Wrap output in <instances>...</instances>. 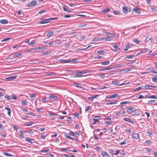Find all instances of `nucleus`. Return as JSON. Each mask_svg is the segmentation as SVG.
Wrapping results in <instances>:
<instances>
[{"mask_svg": "<svg viewBox=\"0 0 157 157\" xmlns=\"http://www.w3.org/2000/svg\"><path fill=\"white\" fill-rule=\"evenodd\" d=\"M150 85H146L145 86V88L146 89H149V87H150Z\"/></svg>", "mask_w": 157, "mask_h": 157, "instance_id": "56", "label": "nucleus"}, {"mask_svg": "<svg viewBox=\"0 0 157 157\" xmlns=\"http://www.w3.org/2000/svg\"><path fill=\"white\" fill-rule=\"evenodd\" d=\"M123 120L124 121H127L128 122L132 124H134V122L132 121L131 119L127 118H124Z\"/></svg>", "mask_w": 157, "mask_h": 157, "instance_id": "13", "label": "nucleus"}, {"mask_svg": "<svg viewBox=\"0 0 157 157\" xmlns=\"http://www.w3.org/2000/svg\"><path fill=\"white\" fill-rule=\"evenodd\" d=\"M147 5H150L151 4V1L150 0H146Z\"/></svg>", "mask_w": 157, "mask_h": 157, "instance_id": "57", "label": "nucleus"}, {"mask_svg": "<svg viewBox=\"0 0 157 157\" xmlns=\"http://www.w3.org/2000/svg\"><path fill=\"white\" fill-rule=\"evenodd\" d=\"M101 155L103 157H109L110 156L107 152L105 151H102L101 153Z\"/></svg>", "mask_w": 157, "mask_h": 157, "instance_id": "11", "label": "nucleus"}, {"mask_svg": "<svg viewBox=\"0 0 157 157\" xmlns=\"http://www.w3.org/2000/svg\"><path fill=\"white\" fill-rule=\"evenodd\" d=\"M70 62H72L74 63H75L77 62V59H72L71 60H70Z\"/></svg>", "mask_w": 157, "mask_h": 157, "instance_id": "46", "label": "nucleus"}, {"mask_svg": "<svg viewBox=\"0 0 157 157\" xmlns=\"http://www.w3.org/2000/svg\"><path fill=\"white\" fill-rule=\"evenodd\" d=\"M133 41L136 44H138L140 43V41L137 40L136 39H134V40H133Z\"/></svg>", "mask_w": 157, "mask_h": 157, "instance_id": "45", "label": "nucleus"}, {"mask_svg": "<svg viewBox=\"0 0 157 157\" xmlns=\"http://www.w3.org/2000/svg\"><path fill=\"white\" fill-rule=\"evenodd\" d=\"M36 96V95L35 94H30V98H35Z\"/></svg>", "mask_w": 157, "mask_h": 157, "instance_id": "59", "label": "nucleus"}, {"mask_svg": "<svg viewBox=\"0 0 157 157\" xmlns=\"http://www.w3.org/2000/svg\"><path fill=\"white\" fill-rule=\"evenodd\" d=\"M5 98H7L8 100V101H10V99H12V98H11L10 96H8L7 95H6L5 96Z\"/></svg>", "mask_w": 157, "mask_h": 157, "instance_id": "43", "label": "nucleus"}, {"mask_svg": "<svg viewBox=\"0 0 157 157\" xmlns=\"http://www.w3.org/2000/svg\"><path fill=\"white\" fill-rule=\"evenodd\" d=\"M16 78L17 76L13 75L8 78H6V79L7 81H10L16 79Z\"/></svg>", "mask_w": 157, "mask_h": 157, "instance_id": "12", "label": "nucleus"}, {"mask_svg": "<svg viewBox=\"0 0 157 157\" xmlns=\"http://www.w3.org/2000/svg\"><path fill=\"white\" fill-rule=\"evenodd\" d=\"M75 72H76V75L75 76H74V77H82V76H84V75H80L78 74H84L85 73H87L86 71H76Z\"/></svg>", "mask_w": 157, "mask_h": 157, "instance_id": "1", "label": "nucleus"}, {"mask_svg": "<svg viewBox=\"0 0 157 157\" xmlns=\"http://www.w3.org/2000/svg\"><path fill=\"white\" fill-rule=\"evenodd\" d=\"M129 103H130V101L122 102L121 103V104H128Z\"/></svg>", "mask_w": 157, "mask_h": 157, "instance_id": "49", "label": "nucleus"}, {"mask_svg": "<svg viewBox=\"0 0 157 157\" xmlns=\"http://www.w3.org/2000/svg\"><path fill=\"white\" fill-rule=\"evenodd\" d=\"M46 11V10H41V11H39L38 13V14H41L44 12H45Z\"/></svg>", "mask_w": 157, "mask_h": 157, "instance_id": "55", "label": "nucleus"}, {"mask_svg": "<svg viewBox=\"0 0 157 157\" xmlns=\"http://www.w3.org/2000/svg\"><path fill=\"white\" fill-rule=\"evenodd\" d=\"M59 62L62 63H68L70 62V60H65L64 59H60L59 60Z\"/></svg>", "mask_w": 157, "mask_h": 157, "instance_id": "16", "label": "nucleus"}, {"mask_svg": "<svg viewBox=\"0 0 157 157\" xmlns=\"http://www.w3.org/2000/svg\"><path fill=\"white\" fill-rule=\"evenodd\" d=\"M55 43L53 42V41L52 42L49 43L48 44L49 45V47H51L52 46H54V44Z\"/></svg>", "mask_w": 157, "mask_h": 157, "instance_id": "47", "label": "nucleus"}, {"mask_svg": "<svg viewBox=\"0 0 157 157\" xmlns=\"http://www.w3.org/2000/svg\"><path fill=\"white\" fill-rule=\"evenodd\" d=\"M123 10L125 14L127 13L128 12L130 11V9L128 7H123Z\"/></svg>", "mask_w": 157, "mask_h": 157, "instance_id": "9", "label": "nucleus"}, {"mask_svg": "<svg viewBox=\"0 0 157 157\" xmlns=\"http://www.w3.org/2000/svg\"><path fill=\"white\" fill-rule=\"evenodd\" d=\"M149 98L157 99V96L156 95H152L149 96Z\"/></svg>", "mask_w": 157, "mask_h": 157, "instance_id": "44", "label": "nucleus"}, {"mask_svg": "<svg viewBox=\"0 0 157 157\" xmlns=\"http://www.w3.org/2000/svg\"><path fill=\"white\" fill-rule=\"evenodd\" d=\"M112 46L114 48L115 52H117L119 49L118 46L116 44L113 45Z\"/></svg>", "mask_w": 157, "mask_h": 157, "instance_id": "22", "label": "nucleus"}, {"mask_svg": "<svg viewBox=\"0 0 157 157\" xmlns=\"http://www.w3.org/2000/svg\"><path fill=\"white\" fill-rule=\"evenodd\" d=\"M37 2L35 0H33L30 3L27 5V6L28 7H31L32 6H34L37 3Z\"/></svg>", "mask_w": 157, "mask_h": 157, "instance_id": "6", "label": "nucleus"}, {"mask_svg": "<svg viewBox=\"0 0 157 157\" xmlns=\"http://www.w3.org/2000/svg\"><path fill=\"white\" fill-rule=\"evenodd\" d=\"M53 42L55 43L54 44V46L60 44L61 43V41L59 40H58L57 41H53Z\"/></svg>", "mask_w": 157, "mask_h": 157, "instance_id": "18", "label": "nucleus"}, {"mask_svg": "<svg viewBox=\"0 0 157 157\" xmlns=\"http://www.w3.org/2000/svg\"><path fill=\"white\" fill-rule=\"evenodd\" d=\"M145 143L150 144L151 143V141L150 140H147L145 141Z\"/></svg>", "mask_w": 157, "mask_h": 157, "instance_id": "63", "label": "nucleus"}, {"mask_svg": "<svg viewBox=\"0 0 157 157\" xmlns=\"http://www.w3.org/2000/svg\"><path fill=\"white\" fill-rule=\"evenodd\" d=\"M54 32L52 31H51L50 32H48L47 34V36L49 38L53 34Z\"/></svg>", "mask_w": 157, "mask_h": 157, "instance_id": "26", "label": "nucleus"}, {"mask_svg": "<svg viewBox=\"0 0 157 157\" xmlns=\"http://www.w3.org/2000/svg\"><path fill=\"white\" fill-rule=\"evenodd\" d=\"M109 153L111 154L112 155H114L115 153L114 152V151L112 149H109Z\"/></svg>", "mask_w": 157, "mask_h": 157, "instance_id": "36", "label": "nucleus"}, {"mask_svg": "<svg viewBox=\"0 0 157 157\" xmlns=\"http://www.w3.org/2000/svg\"><path fill=\"white\" fill-rule=\"evenodd\" d=\"M99 76L101 78H103L105 77L104 75L103 74H100L99 75Z\"/></svg>", "mask_w": 157, "mask_h": 157, "instance_id": "54", "label": "nucleus"}, {"mask_svg": "<svg viewBox=\"0 0 157 157\" xmlns=\"http://www.w3.org/2000/svg\"><path fill=\"white\" fill-rule=\"evenodd\" d=\"M49 97L51 98L52 101H58V97L54 96L52 94H50L49 96Z\"/></svg>", "mask_w": 157, "mask_h": 157, "instance_id": "3", "label": "nucleus"}, {"mask_svg": "<svg viewBox=\"0 0 157 157\" xmlns=\"http://www.w3.org/2000/svg\"><path fill=\"white\" fill-rule=\"evenodd\" d=\"M69 134L71 136H75V133L72 131L70 132Z\"/></svg>", "mask_w": 157, "mask_h": 157, "instance_id": "58", "label": "nucleus"}, {"mask_svg": "<svg viewBox=\"0 0 157 157\" xmlns=\"http://www.w3.org/2000/svg\"><path fill=\"white\" fill-rule=\"evenodd\" d=\"M132 136L133 138L136 139H138L139 137L138 134L136 133L133 134Z\"/></svg>", "mask_w": 157, "mask_h": 157, "instance_id": "24", "label": "nucleus"}, {"mask_svg": "<svg viewBox=\"0 0 157 157\" xmlns=\"http://www.w3.org/2000/svg\"><path fill=\"white\" fill-rule=\"evenodd\" d=\"M85 36H81L80 38V40H82L84 39L85 38Z\"/></svg>", "mask_w": 157, "mask_h": 157, "instance_id": "61", "label": "nucleus"}, {"mask_svg": "<svg viewBox=\"0 0 157 157\" xmlns=\"http://www.w3.org/2000/svg\"><path fill=\"white\" fill-rule=\"evenodd\" d=\"M73 84L76 87L80 88H82V87L81 86V85L78 83H74Z\"/></svg>", "mask_w": 157, "mask_h": 157, "instance_id": "23", "label": "nucleus"}, {"mask_svg": "<svg viewBox=\"0 0 157 157\" xmlns=\"http://www.w3.org/2000/svg\"><path fill=\"white\" fill-rule=\"evenodd\" d=\"M152 81L155 82H157V77L155 76L152 78Z\"/></svg>", "mask_w": 157, "mask_h": 157, "instance_id": "33", "label": "nucleus"}, {"mask_svg": "<svg viewBox=\"0 0 157 157\" xmlns=\"http://www.w3.org/2000/svg\"><path fill=\"white\" fill-rule=\"evenodd\" d=\"M133 10L135 13L138 14L140 13V9L138 8H133Z\"/></svg>", "mask_w": 157, "mask_h": 157, "instance_id": "15", "label": "nucleus"}, {"mask_svg": "<svg viewBox=\"0 0 157 157\" xmlns=\"http://www.w3.org/2000/svg\"><path fill=\"white\" fill-rule=\"evenodd\" d=\"M131 70V69L130 68H128V69H123L121 70V71L124 72V73H127V72L130 71Z\"/></svg>", "mask_w": 157, "mask_h": 157, "instance_id": "29", "label": "nucleus"}, {"mask_svg": "<svg viewBox=\"0 0 157 157\" xmlns=\"http://www.w3.org/2000/svg\"><path fill=\"white\" fill-rule=\"evenodd\" d=\"M119 95L117 94H114L111 95L107 97L106 98V99H108L110 98H116L119 97Z\"/></svg>", "mask_w": 157, "mask_h": 157, "instance_id": "7", "label": "nucleus"}, {"mask_svg": "<svg viewBox=\"0 0 157 157\" xmlns=\"http://www.w3.org/2000/svg\"><path fill=\"white\" fill-rule=\"evenodd\" d=\"M49 115L51 117L53 116L54 117L53 119H54L55 118H57L58 117L57 116H60L59 115H58L54 113H49Z\"/></svg>", "mask_w": 157, "mask_h": 157, "instance_id": "8", "label": "nucleus"}, {"mask_svg": "<svg viewBox=\"0 0 157 157\" xmlns=\"http://www.w3.org/2000/svg\"><path fill=\"white\" fill-rule=\"evenodd\" d=\"M40 137L41 139H43L45 137V136L43 134H42L40 136Z\"/></svg>", "mask_w": 157, "mask_h": 157, "instance_id": "62", "label": "nucleus"}, {"mask_svg": "<svg viewBox=\"0 0 157 157\" xmlns=\"http://www.w3.org/2000/svg\"><path fill=\"white\" fill-rule=\"evenodd\" d=\"M100 116H95L93 119V120L94 121L93 122V124H95L97 123V122H98V119H101V118H100Z\"/></svg>", "mask_w": 157, "mask_h": 157, "instance_id": "5", "label": "nucleus"}, {"mask_svg": "<svg viewBox=\"0 0 157 157\" xmlns=\"http://www.w3.org/2000/svg\"><path fill=\"white\" fill-rule=\"evenodd\" d=\"M98 96V95H96L88 97V99L92 101L94 99L96 98Z\"/></svg>", "mask_w": 157, "mask_h": 157, "instance_id": "27", "label": "nucleus"}, {"mask_svg": "<svg viewBox=\"0 0 157 157\" xmlns=\"http://www.w3.org/2000/svg\"><path fill=\"white\" fill-rule=\"evenodd\" d=\"M101 63L102 65H106L109 64L110 62L109 61H106L102 62Z\"/></svg>", "mask_w": 157, "mask_h": 157, "instance_id": "28", "label": "nucleus"}, {"mask_svg": "<svg viewBox=\"0 0 157 157\" xmlns=\"http://www.w3.org/2000/svg\"><path fill=\"white\" fill-rule=\"evenodd\" d=\"M107 36L110 39L111 38L114 37V34H113L107 32H105Z\"/></svg>", "mask_w": 157, "mask_h": 157, "instance_id": "14", "label": "nucleus"}, {"mask_svg": "<svg viewBox=\"0 0 157 157\" xmlns=\"http://www.w3.org/2000/svg\"><path fill=\"white\" fill-rule=\"evenodd\" d=\"M148 49H147V48H145L142 51L140 52H139L138 54V55H139V54H141V53H143V52H147V50Z\"/></svg>", "mask_w": 157, "mask_h": 157, "instance_id": "37", "label": "nucleus"}, {"mask_svg": "<svg viewBox=\"0 0 157 157\" xmlns=\"http://www.w3.org/2000/svg\"><path fill=\"white\" fill-rule=\"evenodd\" d=\"M64 137L65 138H67L69 139H72V137H71L70 136L68 135L67 134H66L64 135Z\"/></svg>", "mask_w": 157, "mask_h": 157, "instance_id": "40", "label": "nucleus"}, {"mask_svg": "<svg viewBox=\"0 0 157 157\" xmlns=\"http://www.w3.org/2000/svg\"><path fill=\"white\" fill-rule=\"evenodd\" d=\"M61 151H70L71 150H68L65 148H61Z\"/></svg>", "mask_w": 157, "mask_h": 157, "instance_id": "42", "label": "nucleus"}, {"mask_svg": "<svg viewBox=\"0 0 157 157\" xmlns=\"http://www.w3.org/2000/svg\"><path fill=\"white\" fill-rule=\"evenodd\" d=\"M110 10L109 9L107 8L106 9H103L102 11L105 13H107L109 12L110 11Z\"/></svg>", "mask_w": 157, "mask_h": 157, "instance_id": "32", "label": "nucleus"}, {"mask_svg": "<svg viewBox=\"0 0 157 157\" xmlns=\"http://www.w3.org/2000/svg\"><path fill=\"white\" fill-rule=\"evenodd\" d=\"M131 47L130 45L129 44H127L125 45V48L124 49V50L125 51H126L127 50L128 48H130Z\"/></svg>", "mask_w": 157, "mask_h": 157, "instance_id": "30", "label": "nucleus"}, {"mask_svg": "<svg viewBox=\"0 0 157 157\" xmlns=\"http://www.w3.org/2000/svg\"><path fill=\"white\" fill-rule=\"evenodd\" d=\"M22 104L23 105H28V102L26 100L25 101H23L22 102Z\"/></svg>", "mask_w": 157, "mask_h": 157, "instance_id": "38", "label": "nucleus"}, {"mask_svg": "<svg viewBox=\"0 0 157 157\" xmlns=\"http://www.w3.org/2000/svg\"><path fill=\"white\" fill-rule=\"evenodd\" d=\"M26 140L27 142L32 144L33 143V141H34V140L33 139H29L28 137H27L26 138Z\"/></svg>", "mask_w": 157, "mask_h": 157, "instance_id": "19", "label": "nucleus"}, {"mask_svg": "<svg viewBox=\"0 0 157 157\" xmlns=\"http://www.w3.org/2000/svg\"><path fill=\"white\" fill-rule=\"evenodd\" d=\"M119 82L118 80H115L112 82V84L113 85H118Z\"/></svg>", "mask_w": 157, "mask_h": 157, "instance_id": "35", "label": "nucleus"}, {"mask_svg": "<svg viewBox=\"0 0 157 157\" xmlns=\"http://www.w3.org/2000/svg\"><path fill=\"white\" fill-rule=\"evenodd\" d=\"M134 57L133 55H130L127 56L126 57V58L130 59H132Z\"/></svg>", "mask_w": 157, "mask_h": 157, "instance_id": "52", "label": "nucleus"}, {"mask_svg": "<svg viewBox=\"0 0 157 157\" xmlns=\"http://www.w3.org/2000/svg\"><path fill=\"white\" fill-rule=\"evenodd\" d=\"M41 101L44 103L46 102V98L45 97L43 98Z\"/></svg>", "mask_w": 157, "mask_h": 157, "instance_id": "60", "label": "nucleus"}, {"mask_svg": "<svg viewBox=\"0 0 157 157\" xmlns=\"http://www.w3.org/2000/svg\"><path fill=\"white\" fill-rule=\"evenodd\" d=\"M4 154L5 155L7 156H12V155L11 154H9L7 153H4Z\"/></svg>", "mask_w": 157, "mask_h": 157, "instance_id": "53", "label": "nucleus"}, {"mask_svg": "<svg viewBox=\"0 0 157 157\" xmlns=\"http://www.w3.org/2000/svg\"><path fill=\"white\" fill-rule=\"evenodd\" d=\"M102 40H105V41H110V39L108 36L106 37H103L102 38Z\"/></svg>", "mask_w": 157, "mask_h": 157, "instance_id": "41", "label": "nucleus"}, {"mask_svg": "<svg viewBox=\"0 0 157 157\" xmlns=\"http://www.w3.org/2000/svg\"><path fill=\"white\" fill-rule=\"evenodd\" d=\"M118 101L117 100L114 101L113 102H108L106 103V105H113L117 104Z\"/></svg>", "mask_w": 157, "mask_h": 157, "instance_id": "20", "label": "nucleus"}, {"mask_svg": "<svg viewBox=\"0 0 157 157\" xmlns=\"http://www.w3.org/2000/svg\"><path fill=\"white\" fill-rule=\"evenodd\" d=\"M136 109L134 107H130L127 109V112L130 114H132L133 113H135Z\"/></svg>", "mask_w": 157, "mask_h": 157, "instance_id": "4", "label": "nucleus"}, {"mask_svg": "<svg viewBox=\"0 0 157 157\" xmlns=\"http://www.w3.org/2000/svg\"><path fill=\"white\" fill-rule=\"evenodd\" d=\"M0 22L2 24H6L8 23V21L7 20L3 19L0 20Z\"/></svg>", "mask_w": 157, "mask_h": 157, "instance_id": "21", "label": "nucleus"}, {"mask_svg": "<svg viewBox=\"0 0 157 157\" xmlns=\"http://www.w3.org/2000/svg\"><path fill=\"white\" fill-rule=\"evenodd\" d=\"M157 88L156 86H153L151 85H150L149 89L150 90H155Z\"/></svg>", "mask_w": 157, "mask_h": 157, "instance_id": "34", "label": "nucleus"}, {"mask_svg": "<svg viewBox=\"0 0 157 157\" xmlns=\"http://www.w3.org/2000/svg\"><path fill=\"white\" fill-rule=\"evenodd\" d=\"M113 13L115 15H119V11H113Z\"/></svg>", "mask_w": 157, "mask_h": 157, "instance_id": "51", "label": "nucleus"}, {"mask_svg": "<svg viewBox=\"0 0 157 157\" xmlns=\"http://www.w3.org/2000/svg\"><path fill=\"white\" fill-rule=\"evenodd\" d=\"M19 136L21 138H25V136L24 134V133H25V131H20L19 132Z\"/></svg>", "mask_w": 157, "mask_h": 157, "instance_id": "10", "label": "nucleus"}, {"mask_svg": "<svg viewBox=\"0 0 157 157\" xmlns=\"http://www.w3.org/2000/svg\"><path fill=\"white\" fill-rule=\"evenodd\" d=\"M56 19H57V18H51L49 19H47L45 20H44V21H39L38 22V23H39V24H45V23H48L50 22L49 21H48V20H54Z\"/></svg>", "mask_w": 157, "mask_h": 157, "instance_id": "2", "label": "nucleus"}, {"mask_svg": "<svg viewBox=\"0 0 157 157\" xmlns=\"http://www.w3.org/2000/svg\"><path fill=\"white\" fill-rule=\"evenodd\" d=\"M104 52L103 51L101 50H98V52H97V54H98V55L101 54V55H104Z\"/></svg>", "mask_w": 157, "mask_h": 157, "instance_id": "31", "label": "nucleus"}, {"mask_svg": "<svg viewBox=\"0 0 157 157\" xmlns=\"http://www.w3.org/2000/svg\"><path fill=\"white\" fill-rule=\"evenodd\" d=\"M5 109L7 110L8 111L7 113L9 115H10L11 114V109L9 107H5Z\"/></svg>", "mask_w": 157, "mask_h": 157, "instance_id": "25", "label": "nucleus"}, {"mask_svg": "<svg viewBox=\"0 0 157 157\" xmlns=\"http://www.w3.org/2000/svg\"><path fill=\"white\" fill-rule=\"evenodd\" d=\"M33 124V122H29L28 124H25V125L26 126H31L32 125V124Z\"/></svg>", "mask_w": 157, "mask_h": 157, "instance_id": "48", "label": "nucleus"}, {"mask_svg": "<svg viewBox=\"0 0 157 157\" xmlns=\"http://www.w3.org/2000/svg\"><path fill=\"white\" fill-rule=\"evenodd\" d=\"M35 44V42H32L29 43L28 45H32L33 46V44Z\"/></svg>", "mask_w": 157, "mask_h": 157, "instance_id": "64", "label": "nucleus"}, {"mask_svg": "<svg viewBox=\"0 0 157 157\" xmlns=\"http://www.w3.org/2000/svg\"><path fill=\"white\" fill-rule=\"evenodd\" d=\"M21 55V54L20 53H18V52L14 54L13 56V58H16L17 57H18Z\"/></svg>", "mask_w": 157, "mask_h": 157, "instance_id": "17", "label": "nucleus"}, {"mask_svg": "<svg viewBox=\"0 0 157 157\" xmlns=\"http://www.w3.org/2000/svg\"><path fill=\"white\" fill-rule=\"evenodd\" d=\"M156 100H151L148 101V103L149 104H152L153 102H155Z\"/></svg>", "mask_w": 157, "mask_h": 157, "instance_id": "50", "label": "nucleus"}, {"mask_svg": "<svg viewBox=\"0 0 157 157\" xmlns=\"http://www.w3.org/2000/svg\"><path fill=\"white\" fill-rule=\"evenodd\" d=\"M140 114V113L139 111H138L137 112H136L135 111V113H134L133 114V115L134 116H137Z\"/></svg>", "mask_w": 157, "mask_h": 157, "instance_id": "39", "label": "nucleus"}]
</instances>
